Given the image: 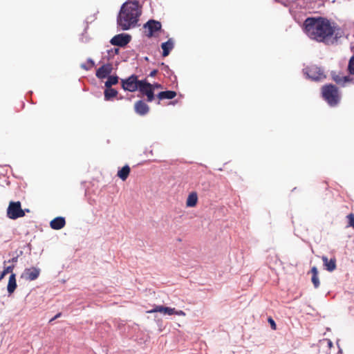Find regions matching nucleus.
I'll use <instances>...</instances> for the list:
<instances>
[{"label":"nucleus","instance_id":"21","mask_svg":"<svg viewBox=\"0 0 354 354\" xmlns=\"http://www.w3.org/2000/svg\"><path fill=\"white\" fill-rule=\"evenodd\" d=\"M310 272L312 274V283H313L314 287L315 288H317L320 284L319 279L318 277V270L315 266H313L310 270Z\"/></svg>","mask_w":354,"mask_h":354},{"label":"nucleus","instance_id":"25","mask_svg":"<svg viewBox=\"0 0 354 354\" xmlns=\"http://www.w3.org/2000/svg\"><path fill=\"white\" fill-rule=\"evenodd\" d=\"M14 266H10L4 268V270L0 273V277L3 279L6 274L8 273H12Z\"/></svg>","mask_w":354,"mask_h":354},{"label":"nucleus","instance_id":"36","mask_svg":"<svg viewBox=\"0 0 354 354\" xmlns=\"http://www.w3.org/2000/svg\"><path fill=\"white\" fill-rule=\"evenodd\" d=\"M119 52V49L118 48H115V50H114V53H115L116 54H118Z\"/></svg>","mask_w":354,"mask_h":354},{"label":"nucleus","instance_id":"33","mask_svg":"<svg viewBox=\"0 0 354 354\" xmlns=\"http://www.w3.org/2000/svg\"><path fill=\"white\" fill-rule=\"evenodd\" d=\"M158 73V70L156 69H154L152 71H151L150 74H149V76L150 77H155L156 75V74Z\"/></svg>","mask_w":354,"mask_h":354},{"label":"nucleus","instance_id":"5","mask_svg":"<svg viewBox=\"0 0 354 354\" xmlns=\"http://www.w3.org/2000/svg\"><path fill=\"white\" fill-rule=\"evenodd\" d=\"M7 216L9 218L13 220L25 216V212L21 209V203L19 201H12L10 203L7 209Z\"/></svg>","mask_w":354,"mask_h":354},{"label":"nucleus","instance_id":"16","mask_svg":"<svg viewBox=\"0 0 354 354\" xmlns=\"http://www.w3.org/2000/svg\"><path fill=\"white\" fill-rule=\"evenodd\" d=\"M17 287V281H16V275L14 273H12L9 277L7 290L10 295L12 294Z\"/></svg>","mask_w":354,"mask_h":354},{"label":"nucleus","instance_id":"19","mask_svg":"<svg viewBox=\"0 0 354 354\" xmlns=\"http://www.w3.org/2000/svg\"><path fill=\"white\" fill-rule=\"evenodd\" d=\"M198 202V196L196 192H192L188 195L186 201L187 207H195Z\"/></svg>","mask_w":354,"mask_h":354},{"label":"nucleus","instance_id":"13","mask_svg":"<svg viewBox=\"0 0 354 354\" xmlns=\"http://www.w3.org/2000/svg\"><path fill=\"white\" fill-rule=\"evenodd\" d=\"M134 109L135 111L140 115H146L149 111V106L142 100L137 101L135 103Z\"/></svg>","mask_w":354,"mask_h":354},{"label":"nucleus","instance_id":"34","mask_svg":"<svg viewBox=\"0 0 354 354\" xmlns=\"http://www.w3.org/2000/svg\"><path fill=\"white\" fill-rule=\"evenodd\" d=\"M62 315V313H58L54 317H53L52 319H50V322H53L54 320H55L56 319L59 318L60 316Z\"/></svg>","mask_w":354,"mask_h":354},{"label":"nucleus","instance_id":"29","mask_svg":"<svg viewBox=\"0 0 354 354\" xmlns=\"http://www.w3.org/2000/svg\"><path fill=\"white\" fill-rule=\"evenodd\" d=\"M268 320L271 325L272 328L275 330L276 329V324H275L274 321L272 318H269Z\"/></svg>","mask_w":354,"mask_h":354},{"label":"nucleus","instance_id":"11","mask_svg":"<svg viewBox=\"0 0 354 354\" xmlns=\"http://www.w3.org/2000/svg\"><path fill=\"white\" fill-rule=\"evenodd\" d=\"M113 66L111 64H104L100 66L96 71V77L99 79H104L111 73Z\"/></svg>","mask_w":354,"mask_h":354},{"label":"nucleus","instance_id":"18","mask_svg":"<svg viewBox=\"0 0 354 354\" xmlns=\"http://www.w3.org/2000/svg\"><path fill=\"white\" fill-rule=\"evenodd\" d=\"M176 95H177V93H176V91H161V92H160L158 94L157 97L160 100H165V99L171 100V99L174 98L176 96Z\"/></svg>","mask_w":354,"mask_h":354},{"label":"nucleus","instance_id":"23","mask_svg":"<svg viewBox=\"0 0 354 354\" xmlns=\"http://www.w3.org/2000/svg\"><path fill=\"white\" fill-rule=\"evenodd\" d=\"M334 81L339 84H344L346 82L351 81L349 76H340V75H336L333 77Z\"/></svg>","mask_w":354,"mask_h":354},{"label":"nucleus","instance_id":"37","mask_svg":"<svg viewBox=\"0 0 354 354\" xmlns=\"http://www.w3.org/2000/svg\"><path fill=\"white\" fill-rule=\"evenodd\" d=\"M2 279V278L0 277V281Z\"/></svg>","mask_w":354,"mask_h":354},{"label":"nucleus","instance_id":"6","mask_svg":"<svg viewBox=\"0 0 354 354\" xmlns=\"http://www.w3.org/2000/svg\"><path fill=\"white\" fill-rule=\"evenodd\" d=\"M143 28L146 36L150 38L153 37L156 32L160 30L162 25L160 21L150 19L144 25Z\"/></svg>","mask_w":354,"mask_h":354},{"label":"nucleus","instance_id":"22","mask_svg":"<svg viewBox=\"0 0 354 354\" xmlns=\"http://www.w3.org/2000/svg\"><path fill=\"white\" fill-rule=\"evenodd\" d=\"M118 95V91L111 87L106 88L104 91V98L106 100H110L111 98L115 97Z\"/></svg>","mask_w":354,"mask_h":354},{"label":"nucleus","instance_id":"1","mask_svg":"<svg viewBox=\"0 0 354 354\" xmlns=\"http://www.w3.org/2000/svg\"><path fill=\"white\" fill-rule=\"evenodd\" d=\"M304 30L310 39L324 44L333 41L334 35L335 39L341 37L338 32L340 28L327 18L322 17H308L304 22Z\"/></svg>","mask_w":354,"mask_h":354},{"label":"nucleus","instance_id":"32","mask_svg":"<svg viewBox=\"0 0 354 354\" xmlns=\"http://www.w3.org/2000/svg\"><path fill=\"white\" fill-rule=\"evenodd\" d=\"M81 68L86 71H88L91 68V67H90L88 64H81Z\"/></svg>","mask_w":354,"mask_h":354},{"label":"nucleus","instance_id":"28","mask_svg":"<svg viewBox=\"0 0 354 354\" xmlns=\"http://www.w3.org/2000/svg\"><path fill=\"white\" fill-rule=\"evenodd\" d=\"M326 343L327 346L329 348H331L333 347V342L329 339H325L323 340V343Z\"/></svg>","mask_w":354,"mask_h":354},{"label":"nucleus","instance_id":"15","mask_svg":"<svg viewBox=\"0 0 354 354\" xmlns=\"http://www.w3.org/2000/svg\"><path fill=\"white\" fill-rule=\"evenodd\" d=\"M322 259L324 267L328 271L333 272L336 269V259L335 258L328 260L327 257L323 256Z\"/></svg>","mask_w":354,"mask_h":354},{"label":"nucleus","instance_id":"26","mask_svg":"<svg viewBox=\"0 0 354 354\" xmlns=\"http://www.w3.org/2000/svg\"><path fill=\"white\" fill-rule=\"evenodd\" d=\"M348 70L350 73V74L354 75V56L351 57L348 65Z\"/></svg>","mask_w":354,"mask_h":354},{"label":"nucleus","instance_id":"31","mask_svg":"<svg viewBox=\"0 0 354 354\" xmlns=\"http://www.w3.org/2000/svg\"><path fill=\"white\" fill-rule=\"evenodd\" d=\"M87 64H88L90 67H91V68H92V67H93V66H94L95 63H94V62H93V59H88V60H87Z\"/></svg>","mask_w":354,"mask_h":354},{"label":"nucleus","instance_id":"9","mask_svg":"<svg viewBox=\"0 0 354 354\" xmlns=\"http://www.w3.org/2000/svg\"><path fill=\"white\" fill-rule=\"evenodd\" d=\"M131 37L128 34H118L115 35L110 41L113 46L123 47L129 43Z\"/></svg>","mask_w":354,"mask_h":354},{"label":"nucleus","instance_id":"7","mask_svg":"<svg viewBox=\"0 0 354 354\" xmlns=\"http://www.w3.org/2000/svg\"><path fill=\"white\" fill-rule=\"evenodd\" d=\"M138 90H139L142 95H145L147 96L148 102H152L153 100L154 93L153 85L149 83L146 79L142 80Z\"/></svg>","mask_w":354,"mask_h":354},{"label":"nucleus","instance_id":"8","mask_svg":"<svg viewBox=\"0 0 354 354\" xmlns=\"http://www.w3.org/2000/svg\"><path fill=\"white\" fill-rule=\"evenodd\" d=\"M306 73L313 80H321L325 78L323 71L317 66H311L306 68Z\"/></svg>","mask_w":354,"mask_h":354},{"label":"nucleus","instance_id":"35","mask_svg":"<svg viewBox=\"0 0 354 354\" xmlns=\"http://www.w3.org/2000/svg\"><path fill=\"white\" fill-rule=\"evenodd\" d=\"M153 85V89L154 90V88H160L162 87L161 84H158V83H156L154 84H152Z\"/></svg>","mask_w":354,"mask_h":354},{"label":"nucleus","instance_id":"4","mask_svg":"<svg viewBox=\"0 0 354 354\" xmlns=\"http://www.w3.org/2000/svg\"><path fill=\"white\" fill-rule=\"evenodd\" d=\"M142 80H138V76L131 75L128 78L121 80V85L124 91L134 92L137 91L140 86Z\"/></svg>","mask_w":354,"mask_h":354},{"label":"nucleus","instance_id":"2","mask_svg":"<svg viewBox=\"0 0 354 354\" xmlns=\"http://www.w3.org/2000/svg\"><path fill=\"white\" fill-rule=\"evenodd\" d=\"M141 9L139 2L128 1L122 6L117 18L118 26L123 30H129L136 26Z\"/></svg>","mask_w":354,"mask_h":354},{"label":"nucleus","instance_id":"27","mask_svg":"<svg viewBox=\"0 0 354 354\" xmlns=\"http://www.w3.org/2000/svg\"><path fill=\"white\" fill-rule=\"evenodd\" d=\"M347 217L348 219L349 225L354 228V215L353 214H350Z\"/></svg>","mask_w":354,"mask_h":354},{"label":"nucleus","instance_id":"30","mask_svg":"<svg viewBox=\"0 0 354 354\" xmlns=\"http://www.w3.org/2000/svg\"><path fill=\"white\" fill-rule=\"evenodd\" d=\"M174 315H180V316H185V313L184 311L183 310H175V313Z\"/></svg>","mask_w":354,"mask_h":354},{"label":"nucleus","instance_id":"24","mask_svg":"<svg viewBox=\"0 0 354 354\" xmlns=\"http://www.w3.org/2000/svg\"><path fill=\"white\" fill-rule=\"evenodd\" d=\"M118 76H109L107 81L105 82L106 88H111V86L118 84Z\"/></svg>","mask_w":354,"mask_h":354},{"label":"nucleus","instance_id":"14","mask_svg":"<svg viewBox=\"0 0 354 354\" xmlns=\"http://www.w3.org/2000/svg\"><path fill=\"white\" fill-rule=\"evenodd\" d=\"M66 225V221L64 217H56L50 223V226L53 230H60Z\"/></svg>","mask_w":354,"mask_h":354},{"label":"nucleus","instance_id":"10","mask_svg":"<svg viewBox=\"0 0 354 354\" xmlns=\"http://www.w3.org/2000/svg\"><path fill=\"white\" fill-rule=\"evenodd\" d=\"M40 270L39 268L32 267L25 269L24 273L21 274V278H24L28 281H33L38 278Z\"/></svg>","mask_w":354,"mask_h":354},{"label":"nucleus","instance_id":"17","mask_svg":"<svg viewBox=\"0 0 354 354\" xmlns=\"http://www.w3.org/2000/svg\"><path fill=\"white\" fill-rule=\"evenodd\" d=\"M161 48L162 49V56L167 57L169 55L170 51L174 48V42L171 39H169L166 42H164L161 45Z\"/></svg>","mask_w":354,"mask_h":354},{"label":"nucleus","instance_id":"3","mask_svg":"<svg viewBox=\"0 0 354 354\" xmlns=\"http://www.w3.org/2000/svg\"><path fill=\"white\" fill-rule=\"evenodd\" d=\"M322 97L325 101L330 106H337L341 100L340 93L335 85H325L322 88Z\"/></svg>","mask_w":354,"mask_h":354},{"label":"nucleus","instance_id":"12","mask_svg":"<svg viewBox=\"0 0 354 354\" xmlns=\"http://www.w3.org/2000/svg\"><path fill=\"white\" fill-rule=\"evenodd\" d=\"M160 313L165 315H172L175 313V308L165 307L163 306H156L153 309L147 310V313Z\"/></svg>","mask_w":354,"mask_h":354},{"label":"nucleus","instance_id":"20","mask_svg":"<svg viewBox=\"0 0 354 354\" xmlns=\"http://www.w3.org/2000/svg\"><path fill=\"white\" fill-rule=\"evenodd\" d=\"M131 169L129 165L124 166L118 171L117 176L123 181L126 180L129 176Z\"/></svg>","mask_w":354,"mask_h":354}]
</instances>
